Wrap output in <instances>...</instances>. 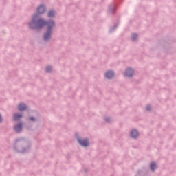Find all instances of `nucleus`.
Segmentation results:
<instances>
[{"mask_svg": "<svg viewBox=\"0 0 176 176\" xmlns=\"http://www.w3.org/2000/svg\"><path fill=\"white\" fill-rule=\"evenodd\" d=\"M36 19H38V14H36L33 16L32 21L30 23V28H42V27H47V32L45 34L43 39L44 41H48V39H50V35L52 34V28L54 27V22L52 21H50L49 22H46L45 20L40 19L38 21H36Z\"/></svg>", "mask_w": 176, "mask_h": 176, "instance_id": "1", "label": "nucleus"}, {"mask_svg": "<svg viewBox=\"0 0 176 176\" xmlns=\"http://www.w3.org/2000/svg\"><path fill=\"white\" fill-rule=\"evenodd\" d=\"M78 142L82 146H89V140L78 139Z\"/></svg>", "mask_w": 176, "mask_h": 176, "instance_id": "2", "label": "nucleus"}, {"mask_svg": "<svg viewBox=\"0 0 176 176\" xmlns=\"http://www.w3.org/2000/svg\"><path fill=\"white\" fill-rule=\"evenodd\" d=\"M133 75H134V70L131 69H127L125 72V76L130 77V76H133Z\"/></svg>", "mask_w": 176, "mask_h": 176, "instance_id": "3", "label": "nucleus"}, {"mask_svg": "<svg viewBox=\"0 0 176 176\" xmlns=\"http://www.w3.org/2000/svg\"><path fill=\"white\" fill-rule=\"evenodd\" d=\"M46 9L45 8V6H41L40 7L38 8L37 12L38 14H43V13H45Z\"/></svg>", "mask_w": 176, "mask_h": 176, "instance_id": "4", "label": "nucleus"}, {"mask_svg": "<svg viewBox=\"0 0 176 176\" xmlns=\"http://www.w3.org/2000/svg\"><path fill=\"white\" fill-rule=\"evenodd\" d=\"M115 76V74L112 71H109L106 73V78L108 79H112Z\"/></svg>", "mask_w": 176, "mask_h": 176, "instance_id": "5", "label": "nucleus"}, {"mask_svg": "<svg viewBox=\"0 0 176 176\" xmlns=\"http://www.w3.org/2000/svg\"><path fill=\"white\" fill-rule=\"evenodd\" d=\"M21 129H23L22 124H19L14 126V131H16V133H20V131H21Z\"/></svg>", "mask_w": 176, "mask_h": 176, "instance_id": "6", "label": "nucleus"}, {"mask_svg": "<svg viewBox=\"0 0 176 176\" xmlns=\"http://www.w3.org/2000/svg\"><path fill=\"white\" fill-rule=\"evenodd\" d=\"M18 109L19 111H25V109H27V106L23 103H21L18 106Z\"/></svg>", "mask_w": 176, "mask_h": 176, "instance_id": "7", "label": "nucleus"}, {"mask_svg": "<svg viewBox=\"0 0 176 176\" xmlns=\"http://www.w3.org/2000/svg\"><path fill=\"white\" fill-rule=\"evenodd\" d=\"M131 136L132 137V138H137V137H138V131L137 130L131 131Z\"/></svg>", "mask_w": 176, "mask_h": 176, "instance_id": "8", "label": "nucleus"}, {"mask_svg": "<svg viewBox=\"0 0 176 176\" xmlns=\"http://www.w3.org/2000/svg\"><path fill=\"white\" fill-rule=\"evenodd\" d=\"M151 169L152 170V171H155V169L156 168V164H155V162H152L151 164Z\"/></svg>", "mask_w": 176, "mask_h": 176, "instance_id": "9", "label": "nucleus"}, {"mask_svg": "<svg viewBox=\"0 0 176 176\" xmlns=\"http://www.w3.org/2000/svg\"><path fill=\"white\" fill-rule=\"evenodd\" d=\"M54 14H56V12H54L53 10H51L48 12V17H53L54 16Z\"/></svg>", "mask_w": 176, "mask_h": 176, "instance_id": "10", "label": "nucleus"}, {"mask_svg": "<svg viewBox=\"0 0 176 176\" xmlns=\"http://www.w3.org/2000/svg\"><path fill=\"white\" fill-rule=\"evenodd\" d=\"M21 115H20V114H15L14 116V120H19V119H20V118H21Z\"/></svg>", "mask_w": 176, "mask_h": 176, "instance_id": "11", "label": "nucleus"}, {"mask_svg": "<svg viewBox=\"0 0 176 176\" xmlns=\"http://www.w3.org/2000/svg\"><path fill=\"white\" fill-rule=\"evenodd\" d=\"M138 38V36L135 34H132V40L135 41Z\"/></svg>", "mask_w": 176, "mask_h": 176, "instance_id": "12", "label": "nucleus"}, {"mask_svg": "<svg viewBox=\"0 0 176 176\" xmlns=\"http://www.w3.org/2000/svg\"><path fill=\"white\" fill-rule=\"evenodd\" d=\"M50 71H52V67L48 66L46 67V72H50Z\"/></svg>", "mask_w": 176, "mask_h": 176, "instance_id": "13", "label": "nucleus"}, {"mask_svg": "<svg viewBox=\"0 0 176 176\" xmlns=\"http://www.w3.org/2000/svg\"><path fill=\"white\" fill-rule=\"evenodd\" d=\"M149 109H151V106H147V107H146V110H147V111H149Z\"/></svg>", "mask_w": 176, "mask_h": 176, "instance_id": "14", "label": "nucleus"}, {"mask_svg": "<svg viewBox=\"0 0 176 176\" xmlns=\"http://www.w3.org/2000/svg\"><path fill=\"white\" fill-rule=\"evenodd\" d=\"M30 120H35V118H30Z\"/></svg>", "mask_w": 176, "mask_h": 176, "instance_id": "15", "label": "nucleus"}, {"mask_svg": "<svg viewBox=\"0 0 176 176\" xmlns=\"http://www.w3.org/2000/svg\"><path fill=\"white\" fill-rule=\"evenodd\" d=\"M0 122H2V116L0 115Z\"/></svg>", "mask_w": 176, "mask_h": 176, "instance_id": "16", "label": "nucleus"}]
</instances>
